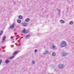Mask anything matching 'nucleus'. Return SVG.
Masks as SVG:
<instances>
[{
	"instance_id": "f257e3e1",
	"label": "nucleus",
	"mask_w": 74,
	"mask_h": 74,
	"mask_svg": "<svg viewBox=\"0 0 74 74\" xmlns=\"http://www.w3.org/2000/svg\"><path fill=\"white\" fill-rule=\"evenodd\" d=\"M60 45L61 47H65L67 46V43L64 41H63L61 43Z\"/></svg>"
},
{
	"instance_id": "f03ea898",
	"label": "nucleus",
	"mask_w": 74,
	"mask_h": 74,
	"mask_svg": "<svg viewBox=\"0 0 74 74\" xmlns=\"http://www.w3.org/2000/svg\"><path fill=\"white\" fill-rule=\"evenodd\" d=\"M64 65L63 64H59L58 65V67L59 69H61L64 68Z\"/></svg>"
},
{
	"instance_id": "7ed1b4c3",
	"label": "nucleus",
	"mask_w": 74,
	"mask_h": 74,
	"mask_svg": "<svg viewBox=\"0 0 74 74\" xmlns=\"http://www.w3.org/2000/svg\"><path fill=\"white\" fill-rule=\"evenodd\" d=\"M51 47H52L53 49H56V46L53 44H51Z\"/></svg>"
},
{
	"instance_id": "20e7f679",
	"label": "nucleus",
	"mask_w": 74,
	"mask_h": 74,
	"mask_svg": "<svg viewBox=\"0 0 74 74\" xmlns=\"http://www.w3.org/2000/svg\"><path fill=\"white\" fill-rule=\"evenodd\" d=\"M68 55V53H66L65 52H64L62 54V56H66V55Z\"/></svg>"
},
{
	"instance_id": "39448f33",
	"label": "nucleus",
	"mask_w": 74,
	"mask_h": 74,
	"mask_svg": "<svg viewBox=\"0 0 74 74\" xmlns=\"http://www.w3.org/2000/svg\"><path fill=\"white\" fill-rule=\"evenodd\" d=\"M15 26V24L14 23H13L11 26L10 27V29H13Z\"/></svg>"
},
{
	"instance_id": "423d86ee",
	"label": "nucleus",
	"mask_w": 74,
	"mask_h": 74,
	"mask_svg": "<svg viewBox=\"0 0 74 74\" xmlns=\"http://www.w3.org/2000/svg\"><path fill=\"white\" fill-rule=\"evenodd\" d=\"M21 25L22 26H24L25 27V26H27V23H22Z\"/></svg>"
},
{
	"instance_id": "0eeeda50",
	"label": "nucleus",
	"mask_w": 74,
	"mask_h": 74,
	"mask_svg": "<svg viewBox=\"0 0 74 74\" xmlns=\"http://www.w3.org/2000/svg\"><path fill=\"white\" fill-rule=\"evenodd\" d=\"M5 38H6V36H4L3 37V38L2 39V43H3V42H4V41H5Z\"/></svg>"
},
{
	"instance_id": "6e6552de",
	"label": "nucleus",
	"mask_w": 74,
	"mask_h": 74,
	"mask_svg": "<svg viewBox=\"0 0 74 74\" xmlns=\"http://www.w3.org/2000/svg\"><path fill=\"white\" fill-rule=\"evenodd\" d=\"M10 61L8 59H7L5 61V63H6V64H8V63H10Z\"/></svg>"
},
{
	"instance_id": "1a4fd4ad",
	"label": "nucleus",
	"mask_w": 74,
	"mask_h": 74,
	"mask_svg": "<svg viewBox=\"0 0 74 74\" xmlns=\"http://www.w3.org/2000/svg\"><path fill=\"white\" fill-rule=\"evenodd\" d=\"M49 53L48 51L47 50H45V51L44 52V53H43V55H46L47 53Z\"/></svg>"
},
{
	"instance_id": "9d476101",
	"label": "nucleus",
	"mask_w": 74,
	"mask_h": 74,
	"mask_svg": "<svg viewBox=\"0 0 74 74\" xmlns=\"http://www.w3.org/2000/svg\"><path fill=\"white\" fill-rule=\"evenodd\" d=\"M58 16H60V10L58 9Z\"/></svg>"
},
{
	"instance_id": "9b49d317",
	"label": "nucleus",
	"mask_w": 74,
	"mask_h": 74,
	"mask_svg": "<svg viewBox=\"0 0 74 74\" xmlns=\"http://www.w3.org/2000/svg\"><path fill=\"white\" fill-rule=\"evenodd\" d=\"M30 37V35H28L26 36V39H28Z\"/></svg>"
},
{
	"instance_id": "f8f14e48",
	"label": "nucleus",
	"mask_w": 74,
	"mask_h": 74,
	"mask_svg": "<svg viewBox=\"0 0 74 74\" xmlns=\"http://www.w3.org/2000/svg\"><path fill=\"white\" fill-rule=\"evenodd\" d=\"M60 23L62 24L64 23H65V22L64 21L62 20H61L60 21Z\"/></svg>"
},
{
	"instance_id": "ddd939ff",
	"label": "nucleus",
	"mask_w": 74,
	"mask_h": 74,
	"mask_svg": "<svg viewBox=\"0 0 74 74\" xmlns=\"http://www.w3.org/2000/svg\"><path fill=\"white\" fill-rule=\"evenodd\" d=\"M18 51H15V52H14L13 53V55H15V54H16V53H18Z\"/></svg>"
},
{
	"instance_id": "4468645a",
	"label": "nucleus",
	"mask_w": 74,
	"mask_h": 74,
	"mask_svg": "<svg viewBox=\"0 0 74 74\" xmlns=\"http://www.w3.org/2000/svg\"><path fill=\"white\" fill-rule=\"evenodd\" d=\"M22 33H26V29L25 28H24L23 30L22 31Z\"/></svg>"
},
{
	"instance_id": "2eb2a0df",
	"label": "nucleus",
	"mask_w": 74,
	"mask_h": 74,
	"mask_svg": "<svg viewBox=\"0 0 74 74\" xmlns=\"http://www.w3.org/2000/svg\"><path fill=\"white\" fill-rule=\"evenodd\" d=\"M18 18L19 19H22L23 18V17L21 15H20L18 16Z\"/></svg>"
},
{
	"instance_id": "dca6fc26",
	"label": "nucleus",
	"mask_w": 74,
	"mask_h": 74,
	"mask_svg": "<svg viewBox=\"0 0 74 74\" xmlns=\"http://www.w3.org/2000/svg\"><path fill=\"white\" fill-rule=\"evenodd\" d=\"M29 21H30V18H27L25 20V22H29Z\"/></svg>"
},
{
	"instance_id": "f3484780",
	"label": "nucleus",
	"mask_w": 74,
	"mask_h": 74,
	"mask_svg": "<svg viewBox=\"0 0 74 74\" xmlns=\"http://www.w3.org/2000/svg\"><path fill=\"white\" fill-rule=\"evenodd\" d=\"M17 21L18 23H21V20L18 19Z\"/></svg>"
},
{
	"instance_id": "a211bd4d",
	"label": "nucleus",
	"mask_w": 74,
	"mask_h": 74,
	"mask_svg": "<svg viewBox=\"0 0 74 74\" xmlns=\"http://www.w3.org/2000/svg\"><path fill=\"white\" fill-rule=\"evenodd\" d=\"M73 24H74V23L72 21L70 22L69 23L70 25H73Z\"/></svg>"
},
{
	"instance_id": "6ab92c4d",
	"label": "nucleus",
	"mask_w": 74,
	"mask_h": 74,
	"mask_svg": "<svg viewBox=\"0 0 74 74\" xmlns=\"http://www.w3.org/2000/svg\"><path fill=\"white\" fill-rule=\"evenodd\" d=\"M14 58V56H12V57H11L10 58H9L10 59H13Z\"/></svg>"
},
{
	"instance_id": "aec40b11",
	"label": "nucleus",
	"mask_w": 74,
	"mask_h": 74,
	"mask_svg": "<svg viewBox=\"0 0 74 74\" xmlns=\"http://www.w3.org/2000/svg\"><path fill=\"white\" fill-rule=\"evenodd\" d=\"M56 55V54L55 53H53L52 55L53 56H55Z\"/></svg>"
},
{
	"instance_id": "412c9836",
	"label": "nucleus",
	"mask_w": 74,
	"mask_h": 74,
	"mask_svg": "<svg viewBox=\"0 0 74 74\" xmlns=\"http://www.w3.org/2000/svg\"><path fill=\"white\" fill-rule=\"evenodd\" d=\"M3 31H1L0 32V36H1V35L2 34H3Z\"/></svg>"
},
{
	"instance_id": "4be33fe9",
	"label": "nucleus",
	"mask_w": 74,
	"mask_h": 74,
	"mask_svg": "<svg viewBox=\"0 0 74 74\" xmlns=\"http://www.w3.org/2000/svg\"><path fill=\"white\" fill-rule=\"evenodd\" d=\"M29 31L28 30H26L25 31V33H29Z\"/></svg>"
},
{
	"instance_id": "5701e85b",
	"label": "nucleus",
	"mask_w": 74,
	"mask_h": 74,
	"mask_svg": "<svg viewBox=\"0 0 74 74\" xmlns=\"http://www.w3.org/2000/svg\"><path fill=\"white\" fill-rule=\"evenodd\" d=\"M36 52H38V50H37V49H35V52L36 53Z\"/></svg>"
},
{
	"instance_id": "b1692460",
	"label": "nucleus",
	"mask_w": 74,
	"mask_h": 74,
	"mask_svg": "<svg viewBox=\"0 0 74 74\" xmlns=\"http://www.w3.org/2000/svg\"><path fill=\"white\" fill-rule=\"evenodd\" d=\"M2 62V60H0V65L1 64V62Z\"/></svg>"
},
{
	"instance_id": "393cba45",
	"label": "nucleus",
	"mask_w": 74,
	"mask_h": 74,
	"mask_svg": "<svg viewBox=\"0 0 74 74\" xmlns=\"http://www.w3.org/2000/svg\"><path fill=\"white\" fill-rule=\"evenodd\" d=\"M32 63L33 64H34L35 63V62H34V61H32Z\"/></svg>"
}]
</instances>
